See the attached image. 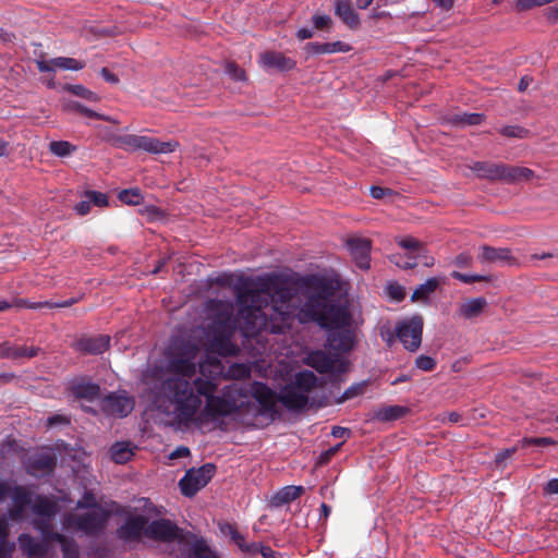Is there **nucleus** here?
<instances>
[{"instance_id": "6e6552de", "label": "nucleus", "mask_w": 558, "mask_h": 558, "mask_svg": "<svg viewBox=\"0 0 558 558\" xmlns=\"http://www.w3.org/2000/svg\"><path fill=\"white\" fill-rule=\"evenodd\" d=\"M206 310L210 313L213 323L210 329H236L242 331L243 323L238 314L234 315V305L230 301L210 299L206 302Z\"/></svg>"}, {"instance_id": "7ed1b4c3", "label": "nucleus", "mask_w": 558, "mask_h": 558, "mask_svg": "<svg viewBox=\"0 0 558 558\" xmlns=\"http://www.w3.org/2000/svg\"><path fill=\"white\" fill-rule=\"evenodd\" d=\"M199 379L203 378L195 377L190 380L170 376L160 384V396L172 407V410L168 413L172 415L179 426L190 427L197 422L196 416L203 403V395L198 392L197 388Z\"/></svg>"}, {"instance_id": "ddd939ff", "label": "nucleus", "mask_w": 558, "mask_h": 558, "mask_svg": "<svg viewBox=\"0 0 558 558\" xmlns=\"http://www.w3.org/2000/svg\"><path fill=\"white\" fill-rule=\"evenodd\" d=\"M213 338L210 348L221 356H235L239 354V347L232 342L236 329H210Z\"/></svg>"}, {"instance_id": "473e14b6", "label": "nucleus", "mask_w": 558, "mask_h": 558, "mask_svg": "<svg viewBox=\"0 0 558 558\" xmlns=\"http://www.w3.org/2000/svg\"><path fill=\"white\" fill-rule=\"evenodd\" d=\"M486 305L487 301L484 298L470 299L460 305L459 313L462 317L470 319L478 316Z\"/></svg>"}, {"instance_id": "2f4dec72", "label": "nucleus", "mask_w": 558, "mask_h": 558, "mask_svg": "<svg viewBox=\"0 0 558 558\" xmlns=\"http://www.w3.org/2000/svg\"><path fill=\"white\" fill-rule=\"evenodd\" d=\"M73 396L76 399H85L93 401L100 395V387L90 381L76 383L71 388Z\"/></svg>"}, {"instance_id": "dca6fc26", "label": "nucleus", "mask_w": 558, "mask_h": 558, "mask_svg": "<svg viewBox=\"0 0 558 558\" xmlns=\"http://www.w3.org/2000/svg\"><path fill=\"white\" fill-rule=\"evenodd\" d=\"M397 337L405 349H418V317L413 316L409 322H402L397 327Z\"/></svg>"}, {"instance_id": "2eb2a0df", "label": "nucleus", "mask_w": 558, "mask_h": 558, "mask_svg": "<svg viewBox=\"0 0 558 558\" xmlns=\"http://www.w3.org/2000/svg\"><path fill=\"white\" fill-rule=\"evenodd\" d=\"M347 246L352 258L361 269L369 268V254L372 248L371 240L366 238H351L347 241Z\"/></svg>"}, {"instance_id": "5fc2aeb1", "label": "nucleus", "mask_w": 558, "mask_h": 558, "mask_svg": "<svg viewBox=\"0 0 558 558\" xmlns=\"http://www.w3.org/2000/svg\"><path fill=\"white\" fill-rule=\"evenodd\" d=\"M69 107L74 110V111H77L80 112L81 114H84L88 118H92V119H98V120H107V118L104 116V114H100V113H97L96 111L87 108L86 106L82 105L81 102L78 101H72L69 104Z\"/></svg>"}, {"instance_id": "79ce46f5", "label": "nucleus", "mask_w": 558, "mask_h": 558, "mask_svg": "<svg viewBox=\"0 0 558 558\" xmlns=\"http://www.w3.org/2000/svg\"><path fill=\"white\" fill-rule=\"evenodd\" d=\"M34 526L41 533L44 541H46L47 543L54 542V535L60 534L59 532L53 531L50 518L35 519Z\"/></svg>"}, {"instance_id": "4468645a", "label": "nucleus", "mask_w": 558, "mask_h": 558, "mask_svg": "<svg viewBox=\"0 0 558 558\" xmlns=\"http://www.w3.org/2000/svg\"><path fill=\"white\" fill-rule=\"evenodd\" d=\"M101 408L109 415L125 417L132 412L134 400L125 395L111 393L104 398Z\"/></svg>"}, {"instance_id": "49530a36", "label": "nucleus", "mask_w": 558, "mask_h": 558, "mask_svg": "<svg viewBox=\"0 0 558 558\" xmlns=\"http://www.w3.org/2000/svg\"><path fill=\"white\" fill-rule=\"evenodd\" d=\"M76 508L77 509L98 510L99 508H102V507L97 501L96 496L93 493V490H85L82 498L77 500Z\"/></svg>"}, {"instance_id": "a19ab883", "label": "nucleus", "mask_w": 558, "mask_h": 558, "mask_svg": "<svg viewBox=\"0 0 558 558\" xmlns=\"http://www.w3.org/2000/svg\"><path fill=\"white\" fill-rule=\"evenodd\" d=\"M52 65L60 70L81 71L85 68V62L69 57H57L51 59Z\"/></svg>"}, {"instance_id": "20e7f679", "label": "nucleus", "mask_w": 558, "mask_h": 558, "mask_svg": "<svg viewBox=\"0 0 558 558\" xmlns=\"http://www.w3.org/2000/svg\"><path fill=\"white\" fill-rule=\"evenodd\" d=\"M198 351V347L190 341L172 342L167 351L168 371L172 376L193 380Z\"/></svg>"}, {"instance_id": "f8f14e48", "label": "nucleus", "mask_w": 558, "mask_h": 558, "mask_svg": "<svg viewBox=\"0 0 558 558\" xmlns=\"http://www.w3.org/2000/svg\"><path fill=\"white\" fill-rule=\"evenodd\" d=\"M145 536L155 541L172 542L180 537V529L168 519H158L147 523Z\"/></svg>"}, {"instance_id": "1a4fd4ad", "label": "nucleus", "mask_w": 558, "mask_h": 558, "mask_svg": "<svg viewBox=\"0 0 558 558\" xmlns=\"http://www.w3.org/2000/svg\"><path fill=\"white\" fill-rule=\"evenodd\" d=\"M215 473L216 465L214 463H205L198 469L186 471L179 482L182 495L190 498L195 496L210 482Z\"/></svg>"}, {"instance_id": "f3484780", "label": "nucleus", "mask_w": 558, "mask_h": 558, "mask_svg": "<svg viewBox=\"0 0 558 558\" xmlns=\"http://www.w3.org/2000/svg\"><path fill=\"white\" fill-rule=\"evenodd\" d=\"M473 171L476 178L488 181H500L504 178V162L492 161H474L468 166Z\"/></svg>"}, {"instance_id": "338daca9", "label": "nucleus", "mask_w": 558, "mask_h": 558, "mask_svg": "<svg viewBox=\"0 0 558 558\" xmlns=\"http://www.w3.org/2000/svg\"><path fill=\"white\" fill-rule=\"evenodd\" d=\"M31 303L24 299H16L13 302L7 300H0V312H4L11 307H28Z\"/></svg>"}, {"instance_id": "412c9836", "label": "nucleus", "mask_w": 558, "mask_h": 558, "mask_svg": "<svg viewBox=\"0 0 558 558\" xmlns=\"http://www.w3.org/2000/svg\"><path fill=\"white\" fill-rule=\"evenodd\" d=\"M259 60L263 68L276 69L281 72L290 71L296 65L293 59L278 51H265L260 54Z\"/></svg>"}, {"instance_id": "8fccbe9b", "label": "nucleus", "mask_w": 558, "mask_h": 558, "mask_svg": "<svg viewBox=\"0 0 558 558\" xmlns=\"http://www.w3.org/2000/svg\"><path fill=\"white\" fill-rule=\"evenodd\" d=\"M445 283V279L441 277H434L421 283V302L426 299L430 293L435 292L440 284Z\"/></svg>"}, {"instance_id": "09e8293b", "label": "nucleus", "mask_w": 558, "mask_h": 558, "mask_svg": "<svg viewBox=\"0 0 558 558\" xmlns=\"http://www.w3.org/2000/svg\"><path fill=\"white\" fill-rule=\"evenodd\" d=\"M65 90H68L69 93L75 95V96H78V97H82L86 100H89V101H97L98 100V96L96 93L87 89L86 87H84L83 85H80V84H76V85H71V84H68L65 87H64Z\"/></svg>"}, {"instance_id": "a878e982", "label": "nucleus", "mask_w": 558, "mask_h": 558, "mask_svg": "<svg viewBox=\"0 0 558 558\" xmlns=\"http://www.w3.org/2000/svg\"><path fill=\"white\" fill-rule=\"evenodd\" d=\"M535 178V172L527 167L505 163L502 178L504 183L518 184L532 181Z\"/></svg>"}, {"instance_id": "393cba45", "label": "nucleus", "mask_w": 558, "mask_h": 558, "mask_svg": "<svg viewBox=\"0 0 558 558\" xmlns=\"http://www.w3.org/2000/svg\"><path fill=\"white\" fill-rule=\"evenodd\" d=\"M328 345L338 353H348L354 345L353 333L348 329L330 331L327 338Z\"/></svg>"}, {"instance_id": "4be33fe9", "label": "nucleus", "mask_w": 558, "mask_h": 558, "mask_svg": "<svg viewBox=\"0 0 558 558\" xmlns=\"http://www.w3.org/2000/svg\"><path fill=\"white\" fill-rule=\"evenodd\" d=\"M39 351L40 349L38 347L17 345L10 341H3L0 343L1 359H32L35 357L39 353Z\"/></svg>"}, {"instance_id": "4c0bfd02", "label": "nucleus", "mask_w": 558, "mask_h": 558, "mask_svg": "<svg viewBox=\"0 0 558 558\" xmlns=\"http://www.w3.org/2000/svg\"><path fill=\"white\" fill-rule=\"evenodd\" d=\"M54 542L61 545L63 558H80V549L77 543L63 534H56Z\"/></svg>"}, {"instance_id": "e2e57ef3", "label": "nucleus", "mask_w": 558, "mask_h": 558, "mask_svg": "<svg viewBox=\"0 0 558 558\" xmlns=\"http://www.w3.org/2000/svg\"><path fill=\"white\" fill-rule=\"evenodd\" d=\"M341 446H342V442L323 451L318 457L317 465H325V464L329 463V461L332 459V457L339 451Z\"/></svg>"}, {"instance_id": "72a5a7b5", "label": "nucleus", "mask_w": 558, "mask_h": 558, "mask_svg": "<svg viewBox=\"0 0 558 558\" xmlns=\"http://www.w3.org/2000/svg\"><path fill=\"white\" fill-rule=\"evenodd\" d=\"M317 377L312 371H301L295 375L294 381L290 385L298 387V389L308 396V393L316 387Z\"/></svg>"}, {"instance_id": "c85d7f7f", "label": "nucleus", "mask_w": 558, "mask_h": 558, "mask_svg": "<svg viewBox=\"0 0 558 558\" xmlns=\"http://www.w3.org/2000/svg\"><path fill=\"white\" fill-rule=\"evenodd\" d=\"M352 47L341 40L333 43H307L305 50L310 54H330L336 52H349Z\"/></svg>"}, {"instance_id": "0eeeda50", "label": "nucleus", "mask_w": 558, "mask_h": 558, "mask_svg": "<svg viewBox=\"0 0 558 558\" xmlns=\"http://www.w3.org/2000/svg\"><path fill=\"white\" fill-rule=\"evenodd\" d=\"M110 517L109 510L99 508L98 510L69 515L65 518L64 524L83 532L87 536H97L106 529Z\"/></svg>"}, {"instance_id": "5701e85b", "label": "nucleus", "mask_w": 558, "mask_h": 558, "mask_svg": "<svg viewBox=\"0 0 558 558\" xmlns=\"http://www.w3.org/2000/svg\"><path fill=\"white\" fill-rule=\"evenodd\" d=\"M335 15L352 31L361 25L360 16L353 9L351 0H335Z\"/></svg>"}, {"instance_id": "052dcab7", "label": "nucleus", "mask_w": 558, "mask_h": 558, "mask_svg": "<svg viewBox=\"0 0 558 558\" xmlns=\"http://www.w3.org/2000/svg\"><path fill=\"white\" fill-rule=\"evenodd\" d=\"M387 293L396 302H400L405 298V289L397 282L387 286Z\"/></svg>"}, {"instance_id": "603ef678", "label": "nucleus", "mask_w": 558, "mask_h": 558, "mask_svg": "<svg viewBox=\"0 0 558 558\" xmlns=\"http://www.w3.org/2000/svg\"><path fill=\"white\" fill-rule=\"evenodd\" d=\"M366 388V383H359L350 386L348 389L344 390L342 396L337 400V403H343L347 400L353 399L357 396H361L364 393Z\"/></svg>"}, {"instance_id": "ea45409f", "label": "nucleus", "mask_w": 558, "mask_h": 558, "mask_svg": "<svg viewBox=\"0 0 558 558\" xmlns=\"http://www.w3.org/2000/svg\"><path fill=\"white\" fill-rule=\"evenodd\" d=\"M482 113H458L450 118V122L457 126L478 125L484 121Z\"/></svg>"}, {"instance_id": "c03bdc74", "label": "nucleus", "mask_w": 558, "mask_h": 558, "mask_svg": "<svg viewBox=\"0 0 558 558\" xmlns=\"http://www.w3.org/2000/svg\"><path fill=\"white\" fill-rule=\"evenodd\" d=\"M118 198L126 205H138L144 201V196L140 189L122 190L119 193Z\"/></svg>"}, {"instance_id": "0e129e2a", "label": "nucleus", "mask_w": 558, "mask_h": 558, "mask_svg": "<svg viewBox=\"0 0 558 558\" xmlns=\"http://www.w3.org/2000/svg\"><path fill=\"white\" fill-rule=\"evenodd\" d=\"M227 527H228L231 539L243 551V549L245 548V546L247 544V542L245 541V537L241 533H239L234 526L228 524Z\"/></svg>"}, {"instance_id": "bb28decb", "label": "nucleus", "mask_w": 558, "mask_h": 558, "mask_svg": "<svg viewBox=\"0 0 558 558\" xmlns=\"http://www.w3.org/2000/svg\"><path fill=\"white\" fill-rule=\"evenodd\" d=\"M303 486L288 485L280 488L269 500V507L280 508L289 505L304 494Z\"/></svg>"}, {"instance_id": "39448f33", "label": "nucleus", "mask_w": 558, "mask_h": 558, "mask_svg": "<svg viewBox=\"0 0 558 558\" xmlns=\"http://www.w3.org/2000/svg\"><path fill=\"white\" fill-rule=\"evenodd\" d=\"M198 392L205 398V414L211 420L226 417L239 412L236 400L231 397L215 396L218 385L210 379L197 381Z\"/></svg>"}, {"instance_id": "864d4df0", "label": "nucleus", "mask_w": 558, "mask_h": 558, "mask_svg": "<svg viewBox=\"0 0 558 558\" xmlns=\"http://www.w3.org/2000/svg\"><path fill=\"white\" fill-rule=\"evenodd\" d=\"M499 133L506 137L525 138L529 136V131L519 125H507L499 129Z\"/></svg>"}, {"instance_id": "3c124183", "label": "nucleus", "mask_w": 558, "mask_h": 558, "mask_svg": "<svg viewBox=\"0 0 558 558\" xmlns=\"http://www.w3.org/2000/svg\"><path fill=\"white\" fill-rule=\"evenodd\" d=\"M75 303H76V299L71 298V299H68L60 303L52 302V301L36 302V303L34 302L28 305V308L38 310V308H43V307H48V308L70 307Z\"/></svg>"}, {"instance_id": "a18cd8bd", "label": "nucleus", "mask_w": 558, "mask_h": 558, "mask_svg": "<svg viewBox=\"0 0 558 558\" xmlns=\"http://www.w3.org/2000/svg\"><path fill=\"white\" fill-rule=\"evenodd\" d=\"M11 493L14 505L25 508L32 504V495L24 486H15Z\"/></svg>"}, {"instance_id": "4d7b16f0", "label": "nucleus", "mask_w": 558, "mask_h": 558, "mask_svg": "<svg viewBox=\"0 0 558 558\" xmlns=\"http://www.w3.org/2000/svg\"><path fill=\"white\" fill-rule=\"evenodd\" d=\"M84 198H88L90 204H94L98 207H107L108 206V196L105 193L97 191H86L84 194Z\"/></svg>"}, {"instance_id": "6ab92c4d", "label": "nucleus", "mask_w": 558, "mask_h": 558, "mask_svg": "<svg viewBox=\"0 0 558 558\" xmlns=\"http://www.w3.org/2000/svg\"><path fill=\"white\" fill-rule=\"evenodd\" d=\"M57 465L54 453H39L31 458L27 464V472L34 476H45L53 472Z\"/></svg>"}, {"instance_id": "b1692460", "label": "nucleus", "mask_w": 558, "mask_h": 558, "mask_svg": "<svg viewBox=\"0 0 558 558\" xmlns=\"http://www.w3.org/2000/svg\"><path fill=\"white\" fill-rule=\"evenodd\" d=\"M19 543L28 558H45L49 550L46 541H38L28 534H21L19 536Z\"/></svg>"}, {"instance_id": "9b49d317", "label": "nucleus", "mask_w": 558, "mask_h": 558, "mask_svg": "<svg viewBox=\"0 0 558 558\" xmlns=\"http://www.w3.org/2000/svg\"><path fill=\"white\" fill-rule=\"evenodd\" d=\"M147 523L148 519L145 515H131L117 529V536L126 543L140 541L143 535L145 536Z\"/></svg>"}, {"instance_id": "f03ea898", "label": "nucleus", "mask_w": 558, "mask_h": 558, "mask_svg": "<svg viewBox=\"0 0 558 558\" xmlns=\"http://www.w3.org/2000/svg\"><path fill=\"white\" fill-rule=\"evenodd\" d=\"M310 293L298 313L300 323H316L324 329H339L350 325L351 315L345 306L336 303V283L325 277L307 279Z\"/></svg>"}, {"instance_id": "774afa93", "label": "nucleus", "mask_w": 558, "mask_h": 558, "mask_svg": "<svg viewBox=\"0 0 558 558\" xmlns=\"http://www.w3.org/2000/svg\"><path fill=\"white\" fill-rule=\"evenodd\" d=\"M555 441L549 437L539 438H524L522 439V446L536 445V446H549L554 445Z\"/></svg>"}, {"instance_id": "cd10ccee", "label": "nucleus", "mask_w": 558, "mask_h": 558, "mask_svg": "<svg viewBox=\"0 0 558 558\" xmlns=\"http://www.w3.org/2000/svg\"><path fill=\"white\" fill-rule=\"evenodd\" d=\"M481 253L478 255V259L481 262H488V263H497L502 262L507 263L509 265H512L515 263V258L512 256L511 251L507 247H492L488 245H483L480 248Z\"/></svg>"}, {"instance_id": "423d86ee", "label": "nucleus", "mask_w": 558, "mask_h": 558, "mask_svg": "<svg viewBox=\"0 0 558 558\" xmlns=\"http://www.w3.org/2000/svg\"><path fill=\"white\" fill-rule=\"evenodd\" d=\"M110 141L116 148L128 151L143 150L149 154H169L179 147L177 141L162 142L156 137L135 134L116 135Z\"/></svg>"}, {"instance_id": "de8ad7c7", "label": "nucleus", "mask_w": 558, "mask_h": 558, "mask_svg": "<svg viewBox=\"0 0 558 558\" xmlns=\"http://www.w3.org/2000/svg\"><path fill=\"white\" fill-rule=\"evenodd\" d=\"M191 553L195 558H218L204 539H197L192 545Z\"/></svg>"}, {"instance_id": "69168bd1", "label": "nucleus", "mask_w": 558, "mask_h": 558, "mask_svg": "<svg viewBox=\"0 0 558 558\" xmlns=\"http://www.w3.org/2000/svg\"><path fill=\"white\" fill-rule=\"evenodd\" d=\"M227 73L234 78L235 81H241L245 78V72L234 62H229L226 66Z\"/></svg>"}, {"instance_id": "c756f323", "label": "nucleus", "mask_w": 558, "mask_h": 558, "mask_svg": "<svg viewBox=\"0 0 558 558\" xmlns=\"http://www.w3.org/2000/svg\"><path fill=\"white\" fill-rule=\"evenodd\" d=\"M307 364L318 373L325 374L333 369L336 360L324 351L312 352L307 356Z\"/></svg>"}, {"instance_id": "6e6d98bb", "label": "nucleus", "mask_w": 558, "mask_h": 558, "mask_svg": "<svg viewBox=\"0 0 558 558\" xmlns=\"http://www.w3.org/2000/svg\"><path fill=\"white\" fill-rule=\"evenodd\" d=\"M312 23L317 31H329L332 26V20L327 14H314Z\"/></svg>"}, {"instance_id": "13d9d810", "label": "nucleus", "mask_w": 558, "mask_h": 558, "mask_svg": "<svg viewBox=\"0 0 558 558\" xmlns=\"http://www.w3.org/2000/svg\"><path fill=\"white\" fill-rule=\"evenodd\" d=\"M555 0H517L515 9L517 11H527L535 7H542L547 3L554 2Z\"/></svg>"}, {"instance_id": "680f3d73", "label": "nucleus", "mask_w": 558, "mask_h": 558, "mask_svg": "<svg viewBox=\"0 0 558 558\" xmlns=\"http://www.w3.org/2000/svg\"><path fill=\"white\" fill-rule=\"evenodd\" d=\"M451 276L460 280L463 283H473V282H480V281H488L489 277L481 276V275H464L459 271H452Z\"/></svg>"}, {"instance_id": "a211bd4d", "label": "nucleus", "mask_w": 558, "mask_h": 558, "mask_svg": "<svg viewBox=\"0 0 558 558\" xmlns=\"http://www.w3.org/2000/svg\"><path fill=\"white\" fill-rule=\"evenodd\" d=\"M279 402L290 411H302L308 403V396L288 384L281 389Z\"/></svg>"}, {"instance_id": "aec40b11", "label": "nucleus", "mask_w": 558, "mask_h": 558, "mask_svg": "<svg viewBox=\"0 0 558 558\" xmlns=\"http://www.w3.org/2000/svg\"><path fill=\"white\" fill-rule=\"evenodd\" d=\"M110 347V337L97 335L94 337H82L75 343V349L85 354H101Z\"/></svg>"}, {"instance_id": "58836bf2", "label": "nucleus", "mask_w": 558, "mask_h": 558, "mask_svg": "<svg viewBox=\"0 0 558 558\" xmlns=\"http://www.w3.org/2000/svg\"><path fill=\"white\" fill-rule=\"evenodd\" d=\"M390 262L399 268L413 269L418 264V255L410 253H396L390 256Z\"/></svg>"}, {"instance_id": "e433bc0d", "label": "nucleus", "mask_w": 558, "mask_h": 558, "mask_svg": "<svg viewBox=\"0 0 558 558\" xmlns=\"http://www.w3.org/2000/svg\"><path fill=\"white\" fill-rule=\"evenodd\" d=\"M199 373L203 379H210L215 381V378L222 373V364L217 359H206L199 363Z\"/></svg>"}, {"instance_id": "c9c22d12", "label": "nucleus", "mask_w": 558, "mask_h": 558, "mask_svg": "<svg viewBox=\"0 0 558 558\" xmlns=\"http://www.w3.org/2000/svg\"><path fill=\"white\" fill-rule=\"evenodd\" d=\"M32 509L34 513L43 518H51L56 513V504L45 496H37L33 502Z\"/></svg>"}, {"instance_id": "bf43d9fd", "label": "nucleus", "mask_w": 558, "mask_h": 558, "mask_svg": "<svg viewBox=\"0 0 558 558\" xmlns=\"http://www.w3.org/2000/svg\"><path fill=\"white\" fill-rule=\"evenodd\" d=\"M398 244L405 253L418 255V241L414 238H400L397 239Z\"/></svg>"}, {"instance_id": "37998d69", "label": "nucleus", "mask_w": 558, "mask_h": 558, "mask_svg": "<svg viewBox=\"0 0 558 558\" xmlns=\"http://www.w3.org/2000/svg\"><path fill=\"white\" fill-rule=\"evenodd\" d=\"M51 154L58 157H66L76 150V146L68 141H52L49 144Z\"/></svg>"}, {"instance_id": "f704fd0d", "label": "nucleus", "mask_w": 558, "mask_h": 558, "mask_svg": "<svg viewBox=\"0 0 558 558\" xmlns=\"http://www.w3.org/2000/svg\"><path fill=\"white\" fill-rule=\"evenodd\" d=\"M111 458L116 463H126L133 457V448L130 442L121 441L112 445L110 449Z\"/></svg>"}, {"instance_id": "9d476101", "label": "nucleus", "mask_w": 558, "mask_h": 558, "mask_svg": "<svg viewBox=\"0 0 558 558\" xmlns=\"http://www.w3.org/2000/svg\"><path fill=\"white\" fill-rule=\"evenodd\" d=\"M251 396L259 404V413L262 415L275 416L278 414L277 402L279 395L269 388L265 383L253 381L250 389Z\"/></svg>"}, {"instance_id": "f257e3e1", "label": "nucleus", "mask_w": 558, "mask_h": 558, "mask_svg": "<svg viewBox=\"0 0 558 558\" xmlns=\"http://www.w3.org/2000/svg\"><path fill=\"white\" fill-rule=\"evenodd\" d=\"M233 294L244 337L253 338L263 331L280 335L291 329L294 291L278 275L240 277Z\"/></svg>"}, {"instance_id": "7c9ffc66", "label": "nucleus", "mask_w": 558, "mask_h": 558, "mask_svg": "<svg viewBox=\"0 0 558 558\" xmlns=\"http://www.w3.org/2000/svg\"><path fill=\"white\" fill-rule=\"evenodd\" d=\"M409 409L402 405H381L374 411L373 418L379 422H393L407 415Z\"/></svg>"}]
</instances>
